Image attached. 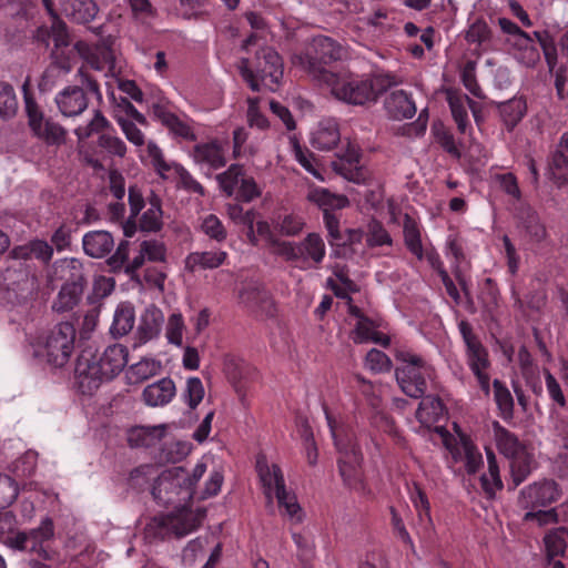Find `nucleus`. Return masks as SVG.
<instances>
[{
	"label": "nucleus",
	"instance_id": "obj_1",
	"mask_svg": "<svg viewBox=\"0 0 568 568\" xmlns=\"http://www.w3.org/2000/svg\"><path fill=\"white\" fill-rule=\"evenodd\" d=\"M246 20L254 30L243 42V50L251 52L257 47L253 60L242 59L240 74L254 92H260L262 87L274 91L283 78V61L281 55L270 47L261 45L266 38V22L256 12H247Z\"/></svg>",
	"mask_w": 568,
	"mask_h": 568
},
{
	"label": "nucleus",
	"instance_id": "obj_2",
	"mask_svg": "<svg viewBox=\"0 0 568 568\" xmlns=\"http://www.w3.org/2000/svg\"><path fill=\"white\" fill-rule=\"evenodd\" d=\"M129 351L122 344L109 345L98 355L84 349L77 358L74 375L82 394H91L104 379L119 375L128 363Z\"/></svg>",
	"mask_w": 568,
	"mask_h": 568
},
{
	"label": "nucleus",
	"instance_id": "obj_3",
	"mask_svg": "<svg viewBox=\"0 0 568 568\" xmlns=\"http://www.w3.org/2000/svg\"><path fill=\"white\" fill-rule=\"evenodd\" d=\"M206 464L199 462L192 473L183 467H173L159 475L152 487L154 500L162 506H173L176 510L191 508L195 486L206 471Z\"/></svg>",
	"mask_w": 568,
	"mask_h": 568
},
{
	"label": "nucleus",
	"instance_id": "obj_4",
	"mask_svg": "<svg viewBox=\"0 0 568 568\" xmlns=\"http://www.w3.org/2000/svg\"><path fill=\"white\" fill-rule=\"evenodd\" d=\"M322 82L327 84L335 99L352 105L375 102L386 90L382 79L365 74L323 72Z\"/></svg>",
	"mask_w": 568,
	"mask_h": 568
},
{
	"label": "nucleus",
	"instance_id": "obj_5",
	"mask_svg": "<svg viewBox=\"0 0 568 568\" xmlns=\"http://www.w3.org/2000/svg\"><path fill=\"white\" fill-rule=\"evenodd\" d=\"M395 357L400 363L395 369L400 389L412 398H422L427 392L428 383L435 379L434 366L408 349H397Z\"/></svg>",
	"mask_w": 568,
	"mask_h": 568
},
{
	"label": "nucleus",
	"instance_id": "obj_6",
	"mask_svg": "<svg viewBox=\"0 0 568 568\" xmlns=\"http://www.w3.org/2000/svg\"><path fill=\"white\" fill-rule=\"evenodd\" d=\"M53 537V521L50 517H45L37 528L8 535L4 539V545L13 550L37 555L38 559L30 560L31 568H50L48 564L41 560L47 561L53 559L54 552L48 545Z\"/></svg>",
	"mask_w": 568,
	"mask_h": 568
},
{
	"label": "nucleus",
	"instance_id": "obj_7",
	"mask_svg": "<svg viewBox=\"0 0 568 568\" xmlns=\"http://www.w3.org/2000/svg\"><path fill=\"white\" fill-rule=\"evenodd\" d=\"M75 327L71 322L57 324L40 342L34 351L36 356L44 357L54 367L64 366L74 349Z\"/></svg>",
	"mask_w": 568,
	"mask_h": 568
},
{
	"label": "nucleus",
	"instance_id": "obj_8",
	"mask_svg": "<svg viewBox=\"0 0 568 568\" xmlns=\"http://www.w3.org/2000/svg\"><path fill=\"white\" fill-rule=\"evenodd\" d=\"M24 111L28 125L34 136L47 144H61L65 140V130L50 118H45L41 106L37 103L31 91V81L28 77L22 84Z\"/></svg>",
	"mask_w": 568,
	"mask_h": 568
},
{
	"label": "nucleus",
	"instance_id": "obj_9",
	"mask_svg": "<svg viewBox=\"0 0 568 568\" xmlns=\"http://www.w3.org/2000/svg\"><path fill=\"white\" fill-rule=\"evenodd\" d=\"M257 471L266 498L272 501L273 496H275L280 509H284L291 518L301 520L302 509L297 503L295 494L286 489L281 467L276 464L268 466L266 463L257 460Z\"/></svg>",
	"mask_w": 568,
	"mask_h": 568
},
{
	"label": "nucleus",
	"instance_id": "obj_10",
	"mask_svg": "<svg viewBox=\"0 0 568 568\" xmlns=\"http://www.w3.org/2000/svg\"><path fill=\"white\" fill-rule=\"evenodd\" d=\"M458 329L466 345V363L476 377V381L488 396L490 394V376L488 369L490 367L489 354L487 348L473 332V326L466 320L458 323Z\"/></svg>",
	"mask_w": 568,
	"mask_h": 568
},
{
	"label": "nucleus",
	"instance_id": "obj_11",
	"mask_svg": "<svg viewBox=\"0 0 568 568\" xmlns=\"http://www.w3.org/2000/svg\"><path fill=\"white\" fill-rule=\"evenodd\" d=\"M200 525L199 516L191 508L179 509L176 513L154 516L145 527L148 538L161 539L184 537Z\"/></svg>",
	"mask_w": 568,
	"mask_h": 568
},
{
	"label": "nucleus",
	"instance_id": "obj_12",
	"mask_svg": "<svg viewBox=\"0 0 568 568\" xmlns=\"http://www.w3.org/2000/svg\"><path fill=\"white\" fill-rule=\"evenodd\" d=\"M325 255L326 246L323 237L321 234L312 232L300 242L286 241L282 243L280 256L305 271L322 264Z\"/></svg>",
	"mask_w": 568,
	"mask_h": 568
},
{
	"label": "nucleus",
	"instance_id": "obj_13",
	"mask_svg": "<svg viewBox=\"0 0 568 568\" xmlns=\"http://www.w3.org/2000/svg\"><path fill=\"white\" fill-rule=\"evenodd\" d=\"M307 200L323 211L329 244L341 246L345 235L339 229V215L335 211L346 207L349 204L348 199L345 195L332 193L327 189L315 187L308 192Z\"/></svg>",
	"mask_w": 568,
	"mask_h": 568
},
{
	"label": "nucleus",
	"instance_id": "obj_14",
	"mask_svg": "<svg viewBox=\"0 0 568 568\" xmlns=\"http://www.w3.org/2000/svg\"><path fill=\"white\" fill-rule=\"evenodd\" d=\"M342 57L343 47L336 40L327 36H317L312 39L305 53L300 57V62L304 69L322 81V73L329 72L325 65L341 60Z\"/></svg>",
	"mask_w": 568,
	"mask_h": 568
},
{
	"label": "nucleus",
	"instance_id": "obj_15",
	"mask_svg": "<svg viewBox=\"0 0 568 568\" xmlns=\"http://www.w3.org/2000/svg\"><path fill=\"white\" fill-rule=\"evenodd\" d=\"M403 235L406 248L418 261L426 260L432 270L435 271L437 275H440L442 272H446L437 250L433 245L426 246L424 248L422 243L420 224L408 213H405L403 217Z\"/></svg>",
	"mask_w": 568,
	"mask_h": 568
},
{
	"label": "nucleus",
	"instance_id": "obj_16",
	"mask_svg": "<svg viewBox=\"0 0 568 568\" xmlns=\"http://www.w3.org/2000/svg\"><path fill=\"white\" fill-rule=\"evenodd\" d=\"M74 49L77 50V53L84 59V64L78 71L81 84L85 87L87 92L97 97L98 100H101L102 93L100 91L99 83L87 72V67L97 71H102L105 68V64L111 61V52L109 50H103L102 57H100L82 41L77 42L74 44Z\"/></svg>",
	"mask_w": 568,
	"mask_h": 568
},
{
	"label": "nucleus",
	"instance_id": "obj_17",
	"mask_svg": "<svg viewBox=\"0 0 568 568\" xmlns=\"http://www.w3.org/2000/svg\"><path fill=\"white\" fill-rule=\"evenodd\" d=\"M559 497L556 481L545 479L528 485L520 491L519 504L525 509L546 507L555 503Z\"/></svg>",
	"mask_w": 568,
	"mask_h": 568
},
{
	"label": "nucleus",
	"instance_id": "obj_18",
	"mask_svg": "<svg viewBox=\"0 0 568 568\" xmlns=\"http://www.w3.org/2000/svg\"><path fill=\"white\" fill-rule=\"evenodd\" d=\"M546 174L557 187L568 185V131L561 134L556 149L549 154Z\"/></svg>",
	"mask_w": 568,
	"mask_h": 568
},
{
	"label": "nucleus",
	"instance_id": "obj_19",
	"mask_svg": "<svg viewBox=\"0 0 568 568\" xmlns=\"http://www.w3.org/2000/svg\"><path fill=\"white\" fill-rule=\"evenodd\" d=\"M325 417L334 440V445L341 455L361 454V447L357 444L355 433L344 422L338 420L324 407Z\"/></svg>",
	"mask_w": 568,
	"mask_h": 568
},
{
	"label": "nucleus",
	"instance_id": "obj_20",
	"mask_svg": "<svg viewBox=\"0 0 568 568\" xmlns=\"http://www.w3.org/2000/svg\"><path fill=\"white\" fill-rule=\"evenodd\" d=\"M54 102L63 116L74 118L87 110L89 100L83 88L69 85L55 95Z\"/></svg>",
	"mask_w": 568,
	"mask_h": 568
},
{
	"label": "nucleus",
	"instance_id": "obj_21",
	"mask_svg": "<svg viewBox=\"0 0 568 568\" xmlns=\"http://www.w3.org/2000/svg\"><path fill=\"white\" fill-rule=\"evenodd\" d=\"M153 115L175 136L186 141L196 139L192 128L175 113L171 112L168 106L158 102L151 105Z\"/></svg>",
	"mask_w": 568,
	"mask_h": 568
},
{
	"label": "nucleus",
	"instance_id": "obj_22",
	"mask_svg": "<svg viewBox=\"0 0 568 568\" xmlns=\"http://www.w3.org/2000/svg\"><path fill=\"white\" fill-rule=\"evenodd\" d=\"M113 235L103 230L87 232L82 237L84 253L93 258H103L114 248Z\"/></svg>",
	"mask_w": 568,
	"mask_h": 568
},
{
	"label": "nucleus",
	"instance_id": "obj_23",
	"mask_svg": "<svg viewBox=\"0 0 568 568\" xmlns=\"http://www.w3.org/2000/svg\"><path fill=\"white\" fill-rule=\"evenodd\" d=\"M361 156L359 149L348 143L346 150L339 155L341 162L335 164L336 171L349 181L355 183L364 182L365 171L359 166Z\"/></svg>",
	"mask_w": 568,
	"mask_h": 568
},
{
	"label": "nucleus",
	"instance_id": "obj_24",
	"mask_svg": "<svg viewBox=\"0 0 568 568\" xmlns=\"http://www.w3.org/2000/svg\"><path fill=\"white\" fill-rule=\"evenodd\" d=\"M176 387L170 377H164L148 385L143 390V400L148 406L159 407L168 405L175 396Z\"/></svg>",
	"mask_w": 568,
	"mask_h": 568
},
{
	"label": "nucleus",
	"instance_id": "obj_25",
	"mask_svg": "<svg viewBox=\"0 0 568 568\" xmlns=\"http://www.w3.org/2000/svg\"><path fill=\"white\" fill-rule=\"evenodd\" d=\"M447 102L458 131L466 134L471 129L466 105L474 110L476 103L467 94L457 91L447 92Z\"/></svg>",
	"mask_w": 568,
	"mask_h": 568
},
{
	"label": "nucleus",
	"instance_id": "obj_26",
	"mask_svg": "<svg viewBox=\"0 0 568 568\" xmlns=\"http://www.w3.org/2000/svg\"><path fill=\"white\" fill-rule=\"evenodd\" d=\"M450 453L455 462L463 460L465 463V469L469 475L476 474L484 464L481 453L469 438L463 437L460 443L450 449Z\"/></svg>",
	"mask_w": 568,
	"mask_h": 568
},
{
	"label": "nucleus",
	"instance_id": "obj_27",
	"mask_svg": "<svg viewBox=\"0 0 568 568\" xmlns=\"http://www.w3.org/2000/svg\"><path fill=\"white\" fill-rule=\"evenodd\" d=\"M363 454L341 455L338 458V470L344 480V484L354 490L364 489V484L361 473V463Z\"/></svg>",
	"mask_w": 568,
	"mask_h": 568
},
{
	"label": "nucleus",
	"instance_id": "obj_28",
	"mask_svg": "<svg viewBox=\"0 0 568 568\" xmlns=\"http://www.w3.org/2000/svg\"><path fill=\"white\" fill-rule=\"evenodd\" d=\"M129 241L122 240L118 244L115 252L109 256L106 264L111 272L116 273L124 268L126 274H133L143 265L145 256L142 252L131 262L125 264L129 258Z\"/></svg>",
	"mask_w": 568,
	"mask_h": 568
},
{
	"label": "nucleus",
	"instance_id": "obj_29",
	"mask_svg": "<svg viewBox=\"0 0 568 568\" xmlns=\"http://www.w3.org/2000/svg\"><path fill=\"white\" fill-rule=\"evenodd\" d=\"M385 108L388 115L394 120L410 119L416 113V105L412 95L404 90L392 92L385 101Z\"/></svg>",
	"mask_w": 568,
	"mask_h": 568
},
{
	"label": "nucleus",
	"instance_id": "obj_30",
	"mask_svg": "<svg viewBox=\"0 0 568 568\" xmlns=\"http://www.w3.org/2000/svg\"><path fill=\"white\" fill-rule=\"evenodd\" d=\"M163 323L164 314L159 307L154 305L146 307L138 327L140 342L146 343L156 338L161 333Z\"/></svg>",
	"mask_w": 568,
	"mask_h": 568
},
{
	"label": "nucleus",
	"instance_id": "obj_31",
	"mask_svg": "<svg viewBox=\"0 0 568 568\" xmlns=\"http://www.w3.org/2000/svg\"><path fill=\"white\" fill-rule=\"evenodd\" d=\"M84 282L85 281L82 275H79L70 282H65L62 285L57 300L53 302L52 308L57 312L71 311L80 302Z\"/></svg>",
	"mask_w": 568,
	"mask_h": 568
},
{
	"label": "nucleus",
	"instance_id": "obj_32",
	"mask_svg": "<svg viewBox=\"0 0 568 568\" xmlns=\"http://www.w3.org/2000/svg\"><path fill=\"white\" fill-rule=\"evenodd\" d=\"M193 158L196 163L207 164L215 170L226 164L225 152L217 140L196 144Z\"/></svg>",
	"mask_w": 568,
	"mask_h": 568
},
{
	"label": "nucleus",
	"instance_id": "obj_33",
	"mask_svg": "<svg viewBox=\"0 0 568 568\" xmlns=\"http://www.w3.org/2000/svg\"><path fill=\"white\" fill-rule=\"evenodd\" d=\"M341 140L338 124L334 119H326L320 122L317 130L313 133L312 145L322 151L332 150Z\"/></svg>",
	"mask_w": 568,
	"mask_h": 568
},
{
	"label": "nucleus",
	"instance_id": "obj_34",
	"mask_svg": "<svg viewBox=\"0 0 568 568\" xmlns=\"http://www.w3.org/2000/svg\"><path fill=\"white\" fill-rule=\"evenodd\" d=\"M166 427L158 426H136L128 435V443L131 447H152L164 437Z\"/></svg>",
	"mask_w": 568,
	"mask_h": 568
},
{
	"label": "nucleus",
	"instance_id": "obj_35",
	"mask_svg": "<svg viewBox=\"0 0 568 568\" xmlns=\"http://www.w3.org/2000/svg\"><path fill=\"white\" fill-rule=\"evenodd\" d=\"M99 8L93 0H65L63 14L77 23H89L98 14Z\"/></svg>",
	"mask_w": 568,
	"mask_h": 568
},
{
	"label": "nucleus",
	"instance_id": "obj_36",
	"mask_svg": "<svg viewBox=\"0 0 568 568\" xmlns=\"http://www.w3.org/2000/svg\"><path fill=\"white\" fill-rule=\"evenodd\" d=\"M38 41L43 42L47 47L49 41L52 40L54 49L68 48L70 44L69 32L67 24L59 18L52 20V24L49 28L40 27L37 30Z\"/></svg>",
	"mask_w": 568,
	"mask_h": 568
},
{
	"label": "nucleus",
	"instance_id": "obj_37",
	"mask_svg": "<svg viewBox=\"0 0 568 568\" xmlns=\"http://www.w3.org/2000/svg\"><path fill=\"white\" fill-rule=\"evenodd\" d=\"M274 231L287 237L298 236L306 226L305 217L298 213L290 212L278 214L272 221Z\"/></svg>",
	"mask_w": 568,
	"mask_h": 568
},
{
	"label": "nucleus",
	"instance_id": "obj_38",
	"mask_svg": "<svg viewBox=\"0 0 568 568\" xmlns=\"http://www.w3.org/2000/svg\"><path fill=\"white\" fill-rule=\"evenodd\" d=\"M135 323L134 307L130 303H121L118 305L110 333L114 338L126 335L133 328Z\"/></svg>",
	"mask_w": 568,
	"mask_h": 568
},
{
	"label": "nucleus",
	"instance_id": "obj_39",
	"mask_svg": "<svg viewBox=\"0 0 568 568\" xmlns=\"http://www.w3.org/2000/svg\"><path fill=\"white\" fill-rule=\"evenodd\" d=\"M527 112V103L523 98H513L499 104V113L506 129L513 131Z\"/></svg>",
	"mask_w": 568,
	"mask_h": 568
},
{
	"label": "nucleus",
	"instance_id": "obj_40",
	"mask_svg": "<svg viewBox=\"0 0 568 568\" xmlns=\"http://www.w3.org/2000/svg\"><path fill=\"white\" fill-rule=\"evenodd\" d=\"M494 432L497 447L507 458H515L524 450L518 437L497 422L494 424Z\"/></svg>",
	"mask_w": 568,
	"mask_h": 568
},
{
	"label": "nucleus",
	"instance_id": "obj_41",
	"mask_svg": "<svg viewBox=\"0 0 568 568\" xmlns=\"http://www.w3.org/2000/svg\"><path fill=\"white\" fill-rule=\"evenodd\" d=\"M148 154L151 159L152 166L156 174L162 180L175 179L178 174V168H182V164L176 162H168L164 159L162 150L154 143H148Z\"/></svg>",
	"mask_w": 568,
	"mask_h": 568
},
{
	"label": "nucleus",
	"instance_id": "obj_42",
	"mask_svg": "<svg viewBox=\"0 0 568 568\" xmlns=\"http://www.w3.org/2000/svg\"><path fill=\"white\" fill-rule=\"evenodd\" d=\"M191 452V445L183 440H169L160 447L155 459L159 464H176L182 462Z\"/></svg>",
	"mask_w": 568,
	"mask_h": 568
},
{
	"label": "nucleus",
	"instance_id": "obj_43",
	"mask_svg": "<svg viewBox=\"0 0 568 568\" xmlns=\"http://www.w3.org/2000/svg\"><path fill=\"white\" fill-rule=\"evenodd\" d=\"M149 207L142 213L139 222L140 230L143 232H158L162 229V204L156 195L149 199Z\"/></svg>",
	"mask_w": 568,
	"mask_h": 568
},
{
	"label": "nucleus",
	"instance_id": "obj_44",
	"mask_svg": "<svg viewBox=\"0 0 568 568\" xmlns=\"http://www.w3.org/2000/svg\"><path fill=\"white\" fill-rule=\"evenodd\" d=\"M241 303L252 311H263L271 314L272 300L265 290L247 287L240 293Z\"/></svg>",
	"mask_w": 568,
	"mask_h": 568
},
{
	"label": "nucleus",
	"instance_id": "obj_45",
	"mask_svg": "<svg viewBox=\"0 0 568 568\" xmlns=\"http://www.w3.org/2000/svg\"><path fill=\"white\" fill-rule=\"evenodd\" d=\"M227 253L225 251H205V252H193L186 258V264L193 268L200 266L204 270L216 268L225 263L227 260Z\"/></svg>",
	"mask_w": 568,
	"mask_h": 568
},
{
	"label": "nucleus",
	"instance_id": "obj_46",
	"mask_svg": "<svg viewBox=\"0 0 568 568\" xmlns=\"http://www.w3.org/2000/svg\"><path fill=\"white\" fill-rule=\"evenodd\" d=\"M422 402L416 410V418L422 424H434L437 423L443 415V403L440 398L434 396L422 397Z\"/></svg>",
	"mask_w": 568,
	"mask_h": 568
},
{
	"label": "nucleus",
	"instance_id": "obj_47",
	"mask_svg": "<svg viewBox=\"0 0 568 568\" xmlns=\"http://www.w3.org/2000/svg\"><path fill=\"white\" fill-rule=\"evenodd\" d=\"M494 398L499 409V415L505 422L514 417V398L507 386L499 379L493 382Z\"/></svg>",
	"mask_w": 568,
	"mask_h": 568
},
{
	"label": "nucleus",
	"instance_id": "obj_48",
	"mask_svg": "<svg viewBox=\"0 0 568 568\" xmlns=\"http://www.w3.org/2000/svg\"><path fill=\"white\" fill-rule=\"evenodd\" d=\"M366 244L368 247L392 246L393 239L382 222L372 219L367 224Z\"/></svg>",
	"mask_w": 568,
	"mask_h": 568
},
{
	"label": "nucleus",
	"instance_id": "obj_49",
	"mask_svg": "<svg viewBox=\"0 0 568 568\" xmlns=\"http://www.w3.org/2000/svg\"><path fill=\"white\" fill-rule=\"evenodd\" d=\"M243 175V168L239 164H232L225 172L219 174L216 180L222 192L226 196H233Z\"/></svg>",
	"mask_w": 568,
	"mask_h": 568
},
{
	"label": "nucleus",
	"instance_id": "obj_50",
	"mask_svg": "<svg viewBox=\"0 0 568 568\" xmlns=\"http://www.w3.org/2000/svg\"><path fill=\"white\" fill-rule=\"evenodd\" d=\"M161 363L154 358H142L129 368L130 378L134 383L143 382L153 377L161 371Z\"/></svg>",
	"mask_w": 568,
	"mask_h": 568
},
{
	"label": "nucleus",
	"instance_id": "obj_51",
	"mask_svg": "<svg viewBox=\"0 0 568 568\" xmlns=\"http://www.w3.org/2000/svg\"><path fill=\"white\" fill-rule=\"evenodd\" d=\"M293 153L295 160L315 179L324 181V178L318 169L317 161L307 148L301 146L297 142L293 143Z\"/></svg>",
	"mask_w": 568,
	"mask_h": 568
},
{
	"label": "nucleus",
	"instance_id": "obj_52",
	"mask_svg": "<svg viewBox=\"0 0 568 568\" xmlns=\"http://www.w3.org/2000/svg\"><path fill=\"white\" fill-rule=\"evenodd\" d=\"M205 395L204 386L199 377H190L186 381L185 389L182 393V399L190 409H195L203 400Z\"/></svg>",
	"mask_w": 568,
	"mask_h": 568
},
{
	"label": "nucleus",
	"instance_id": "obj_53",
	"mask_svg": "<svg viewBox=\"0 0 568 568\" xmlns=\"http://www.w3.org/2000/svg\"><path fill=\"white\" fill-rule=\"evenodd\" d=\"M18 110V100L13 87L7 82H0V116L11 118Z\"/></svg>",
	"mask_w": 568,
	"mask_h": 568
},
{
	"label": "nucleus",
	"instance_id": "obj_54",
	"mask_svg": "<svg viewBox=\"0 0 568 568\" xmlns=\"http://www.w3.org/2000/svg\"><path fill=\"white\" fill-rule=\"evenodd\" d=\"M98 145L110 156L123 159L126 154V145L124 141L111 133H101L98 139Z\"/></svg>",
	"mask_w": 568,
	"mask_h": 568
},
{
	"label": "nucleus",
	"instance_id": "obj_55",
	"mask_svg": "<svg viewBox=\"0 0 568 568\" xmlns=\"http://www.w3.org/2000/svg\"><path fill=\"white\" fill-rule=\"evenodd\" d=\"M410 500L417 511L420 521H427L432 525L430 504L426 493L420 485L414 484V489L410 493Z\"/></svg>",
	"mask_w": 568,
	"mask_h": 568
},
{
	"label": "nucleus",
	"instance_id": "obj_56",
	"mask_svg": "<svg viewBox=\"0 0 568 568\" xmlns=\"http://www.w3.org/2000/svg\"><path fill=\"white\" fill-rule=\"evenodd\" d=\"M389 514H390V527H392L393 535L405 546H408L409 548L414 549V541L406 528L404 518L400 515L399 510L397 508H395L394 506H390Z\"/></svg>",
	"mask_w": 568,
	"mask_h": 568
},
{
	"label": "nucleus",
	"instance_id": "obj_57",
	"mask_svg": "<svg viewBox=\"0 0 568 568\" xmlns=\"http://www.w3.org/2000/svg\"><path fill=\"white\" fill-rule=\"evenodd\" d=\"M379 333L374 329L373 321L367 318H362V321H357L355 328L353 331V341L356 344H363L367 342H379Z\"/></svg>",
	"mask_w": 568,
	"mask_h": 568
},
{
	"label": "nucleus",
	"instance_id": "obj_58",
	"mask_svg": "<svg viewBox=\"0 0 568 568\" xmlns=\"http://www.w3.org/2000/svg\"><path fill=\"white\" fill-rule=\"evenodd\" d=\"M202 232L211 240L219 243L223 242L227 236V231L222 221L215 214L206 215L201 223Z\"/></svg>",
	"mask_w": 568,
	"mask_h": 568
},
{
	"label": "nucleus",
	"instance_id": "obj_59",
	"mask_svg": "<svg viewBox=\"0 0 568 568\" xmlns=\"http://www.w3.org/2000/svg\"><path fill=\"white\" fill-rule=\"evenodd\" d=\"M562 535L564 530H554L546 534L544 542L549 559L565 555L567 544Z\"/></svg>",
	"mask_w": 568,
	"mask_h": 568
},
{
	"label": "nucleus",
	"instance_id": "obj_60",
	"mask_svg": "<svg viewBox=\"0 0 568 568\" xmlns=\"http://www.w3.org/2000/svg\"><path fill=\"white\" fill-rule=\"evenodd\" d=\"M542 375L549 398L559 408H565L567 406V399L559 382L548 368L542 369Z\"/></svg>",
	"mask_w": 568,
	"mask_h": 568
},
{
	"label": "nucleus",
	"instance_id": "obj_61",
	"mask_svg": "<svg viewBox=\"0 0 568 568\" xmlns=\"http://www.w3.org/2000/svg\"><path fill=\"white\" fill-rule=\"evenodd\" d=\"M464 87L476 98H484L483 90L476 79V62L467 61L460 72Z\"/></svg>",
	"mask_w": 568,
	"mask_h": 568
},
{
	"label": "nucleus",
	"instance_id": "obj_62",
	"mask_svg": "<svg viewBox=\"0 0 568 568\" xmlns=\"http://www.w3.org/2000/svg\"><path fill=\"white\" fill-rule=\"evenodd\" d=\"M184 318L181 313H173L169 316L166 324V338L169 343L181 346L184 332Z\"/></svg>",
	"mask_w": 568,
	"mask_h": 568
},
{
	"label": "nucleus",
	"instance_id": "obj_63",
	"mask_svg": "<svg viewBox=\"0 0 568 568\" xmlns=\"http://www.w3.org/2000/svg\"><path fill=\"white\" fill-rule=\"evenodd\" d=\"M175 181L176 186L183 189L186 192L197 194L199 196L205 195L204 186L197 180H195L183 165L182 168H178Z\"/></svg>",
	"mask_w": 568,
	"mask_h": 568
},
{
	"label": "nucleus",
	"instance_id": "obj_64",
	"mask_svg": "<svg viewBox=\"0 0 568 568\" xmlns=\"http://www.w3.org/2000/svg\"><path fill=\"white\" fill-rule=\"evenodd\" d=\"M365 365L374 373H384L390 371L392 361L384 352L377 348H372L366 354Z\"/></svg>",
	"mask_w": 568,
	"mask_h": 568
}]
</instances>
